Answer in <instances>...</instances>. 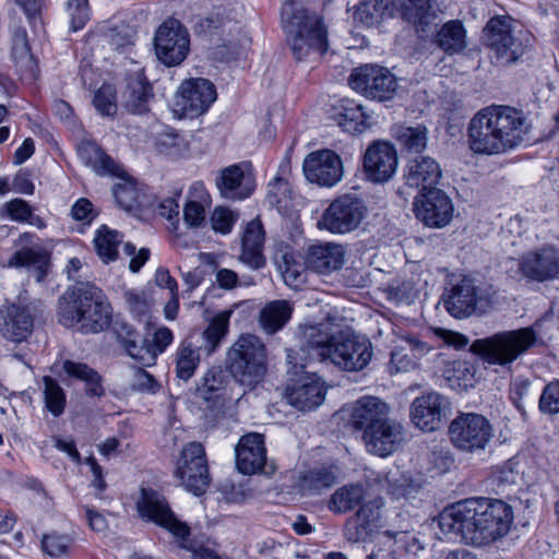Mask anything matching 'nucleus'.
Masks as SVG:
<instances>
[{
  "mask_svg": "<svg viewBox=\"0 0 559 559\" xmlns=\"http://www.w3.org/2000/svg\"><path fill=\"white\" fill-rule=\"evenodd\" d=\"M449 437L457 450L477 453L489 445L493 437V428L481 414L462 413L451 421Z\"/></svg>",
  "mask_w": 559,
  "mask_h": 559,
  "instance_id": "9",
  "label": "nucleus"
},
{
  "mask_svg": "<svg viewBox=\"0 0 559 559\" xmlns=\"http://www.w3.org/2000/svg\"><path fill=\"white\" fill-rule=\"evenodd\" d=\"M123 251L127 255L131 257L129 270L132 273L139 272L150 258V250L147 248H141L136 252L135 246L130 242L124 243Z\"/></svg>",
  "mask_w": 559,
  "mask_h": 559,
  "instance_id": "63",
  "label": "nucleus"
},
{
  "mask_svg": "<svg viewBox=\"0 0 559 559\" xmlns=\"http://www.w3.org/2000/svg\"><path fill=\"white\" fill-rule=\"evenodd\" d=\"M123 296L128 310L132 313V316L139 321L145 320L150 309L145 294L141 290L128 289L124 292Z\"/></svg>",
  "mask_w": 559,
  "mask_h": 559,
  "instance_id": "59",
  "label": "nucleus"
},
{
  "mask_svg": "<svg viewBox=\"0 0 559 559\" xmlns=\"http://www.w3.org/2000/svg\"><path fill=\"white\" fill-rule=\"evenodd\" d=\"M238 216L227 207L217 206L211 215V225L214 231L222 235L229 234Z\"/></svg>",
  "mask_w": 559,
  "mask_h": 559,
  "instance_id": "60",
  "label": "nucleus"
},
{
  "mask_svg": "<svg viewBox=\"0 0 559 559\" xmlns=\"http://www.w3.org/2000/svg\"><path fill=\"white\" fill-rule=\"evenodd\" d=\"M431 349V345L416 335L401 336L399 343L391 352L388 365L389 372L393 374L415 370L419 366L420 359L430 353Z\"/></svg>",
  "mask_w": 559,
  "mask_h": 559,
  "instance_id": "24",
  "label": "nucleus"
},
{
  "mask_svg": "<svg viewBox=\"0 0 559 559\" xmlns=\"http://www.w3.org/2000/svg\"><path fill=\"white\" fill-rule=\"evenodd\" d=\"M71 215L73 219L90 225L98 216V212L88 199L81 198L72 205Z\"/></svg>",
  "mask_w": 559,
  "mask_h": 559,
  "instance_id": "61",
  "label": "nucleus"
},
{
  "mask_svg": "<svg viewBox=\"0 0 559 559\" xmlns=\"http://www.w3.org/2000/svg\"><path fill=\"white\" fill-rule=\"evenodd\" d=\"M538 335L532 326L500 331L490 336L477 338L471 344V352L488 366L510 368L537 344Z\"/></svg>",
  "mask_w": 559,
  "mask_h": 559,
  "instance_id": "6",
  "label": "nucleus"
},
{
  "mask_svg": "<svg viewBox=\"0 0 559 559\" xmlns=\"http://www.w3.org/2000/svg\"><path fill=\"white\" fill-rule=\"evenodd\" d=\"M438 46L449 55L463 51L466 46V32L460 21H449L442 25L436 36Z\"/></svg>",
  "mask_w": 559,
  "mask_h": 559,
  "instance_id": "43",
  "label": "nucleus"
},
{
  "mask_svg": "<svg viewBox=\"0 0 559 559\" xmlns=\"http://www.w3.org/2000/svg\"><path fill=\"white\" fill-rule=\"evenodd\" d=\"M281 259L282 261H277V266L284 283L293 289H299L306 282L304 265L294 261L288 253L283 254Z\"/></svg>",
  "mask_w": 559,
  "mask_h": 559,
  "instance_id": "51",
  "label": "nucleus"
},
{
  "mask_svg": "<svg viewBox=\"0 0 559 559\" xmlns=\"http://www.w3.org/2000/svg\"><path fill=\"white\" fill-rule=\"evenodd\" d=\"M122 170L119 168V181L112 188V194L117 204L126 210L131 211L138 204L139 191L135 182L121 176Z\"/></svg>",
  "mask_w": 559,
  "mask_h": 559,
  "instance_id": "52",
  "label": "nucleus"
},
{
  "mask_svg": "<svg viewBox=\"0 0 559 559\" xmlns=\"http://www.w3.org/2000/svg\"><path fill=\"white\" fill-rule=\"evenodd\" d=\"M111 306L103 290L92 283H79L59 299V321L83 333H98L111 322Z\"/></svg>",
  "mask_w": 559,
  "mask_h": 559,
  "instance_id": "4",
  "label": "nucleus"
},
{
  "mask_svg": "<svg viewBox=\"0 0 559 559\" xmlns=\"http://www.w3.org/2000/svg\"><path fill=\"white\" fill-rule=\"evenodd\" d=\"M4 207L10 219L19 223H26L33 211L32 206L22 199H13L7 202Z\"/></svg>",
  "mask_w": 559,
  "mask_h": 559,
  "instance_id": "62",
  "label": "nucleus"
},
{
  "mask_svg": "<svg viewBox=\"0 0 559 559\" xmlns=\"http://www.w3.org/2000/svg\"><path fill=\"white\" fill-rule=\"evenodd\" d=\"M528 133L530 123L522 110L491 105L478 110L469 120L467 143L474 154L492 156L522 145L528 140Z\"/></svg>",
  "mask_w": 559,
  "mask_h": 559,
  "instance_id": "2",
  "label": "nucleus"
},
{
  "mask_svg": "<svg viewBox=\"0 0 559 559\" xmlns=\"http://www.w3.org/2000/svg\"><path fill=\"white\" fill-rule=\"evenodd\" d=\"M34 238L35 235L32 233H23L20 235L16 245L23 247L16 250L8 262L1 264V266L9 269L34 266L37 272V281L41 282L47 275L49 254L40 247H27V245L33 242Z\"/></svg>",
  "mask_w": 559,
  "mask_h": 559,
  "instance_id": "29",
  "label": "nucleus"
},
{
  "mask_svg": "<svg viewBox=\"0 0 559 559\" xmlns=\"http://www.w3.org/2000/svg\"><path fill=\"white\" fill-rule=\"evenodd\" d=\"M217 188L225 199L245 200L255 188L252 174L242 165H231L221 171Z\"/></svg>",
  "mask_w": 559,
  "mask_h": 559,
  "instance_id": "31",
  "label": "nucleus"
},
{
  "mask_svg": "<svg viewBox=\"0 0 559 559\" xmlns=\"http://www.w3.org/2000/svg\"><path fill=\"white\" fill-rule=\"evenodd\" d=\"M492 302L490 289L476 286L471 277L465 276L451 288L444 299V308L453 318L465 319L475 312H486Z\"/></svg>",
  "mask_w": 559,
  "mask_h": 559,
  "instance_id": "12",
  "label": "nucleus"
},
{
  "mask_svg": "<svg viewBox=\"0 0 559 559\" xmlns=\"http://www.w3.org/2000/svg\"><path fill=\"white\" fill-rule=\"evenodd\" d=\"M336 481V472L333 466H321L306 473L301 480V487L309 492H318L329 488Z\"/></svg>",
  "mask_w": 559,
  "mask_h": 559,
  "instance_id": "49",
  "label": "nucleus"
},
{
  "mask_svg": "<svg viewBox=\"0 0 559 559\" xmlns=\"http://www.w3.org/2000/svg\"><path fill=\"white\" fill-rule=\"evenodd\" d=\"M306 179L320 187L332 188L344 176V164L341 156L329 148L309 153L302 163Z\"/></svg>",
  "mask_w": 559,
  "mask_h": 559,
  "instance_id": "16",
  "label": "nucleus"
},
{
  "mask_svg": "<svg viewBox=\"0 0 559 559\" xmlns=\"http://www.w3.org/2000/svg\"><path fill=\"white\" fill-rule=\"evenodd\" d=\"M93 105L102 116H114L117 111L115 87L110 84H103L94 94Z\"/></svg>",
  "mask_w": 559,
  "mask_h": 559,
  "instance_id": "56",
  "label": "nucleus"
},
{
  "mask_svg": "<svg viewBox=\"0 0 559 559\" xmlns=\"http://www.w3.org/2000/svg\"><path fill=\"white\" fill-rule=\"evenodd\" d=\"M211 202V195L205 186L202 182L192 183L183 206L185 223L192 228L200 227L205 222Z\"/></svg>",
  "mask_w": 559,
  "mask_h": 559,
  "instance_id": "35",
  "label": "nucleus"
},
{
  "mask_svg": "<svg viewBox=\"0 0 559 559\" xmlns=\"http://www.w3.org/2000/svg\"><path fill=\"white\" fill-rule=\"evenodd\" d=\"M326 388L316 373H306L286 389L289 404L300 411H310L320 406L325 399Z\"/></svg>",
  "mask_w": 559,
  "mask_h": 559,
  "instance_id": "26",
  "label": "nucleus"
},
{
  "mask_svg": "<svg viewBox=\"0 0 559 559\" xmlns=\"http://www.w3.org/2000/svg\"><path fill=\"white\" fill-rule=\"evenodd\" d=\"M136 508L141 518L167 530L180 540L182 547L188 548L186 543L190 530L186 523L175 516L164 496L153 489L142 488Z\"/></svg>",
  "mask_w": 559,
  "mask_h": 559,
  "instance_id": "14",
  "label": "nucleus"
},
{
  "mask_svg": "<svg viewBox=\"0 0 559 559\" xmlns=\"http://www.w3.org/2000/svg\"><path fill=\"white\" fill-rule=\"evenodd\" d=\"M265 241V231L259 218L247 223L241 234L240 260L253 270L265 265V258L262 253Z\"/></svg>",
  "mask_w": 559,
  "mask_h": 559,
  "instance_id": "33",
  "label": "nucleus"
},
{
  "mask_svg": "<svg viewBox=\"0 0 559 559\" xmlns=\"http://www.w3.org/2000/svg\"><path fill=\"white\" fill-rule=\"evenodd\" d=\"M308 347L321 360H330L344 371H360L373 356L371 342L362 336L333 332L331 323H320L305 330Z\"/></svg>",
  "mask_w": 559,
  "mask_h": 559,
  "instance_id": "3",
  "label": "nucleus"
},
{
  "mask_svg": "<svg viewBox=\"0 0 559 559\" xmlns=\"http://www.w3.org/2000/svg\"><path fill=\"white\" fill-rule=\"evenodd\" d=\"M348 84L353 91L369 99H392L399 88L397 78L385 67L367 63L353 69Z\"/></svg>",
  "mask_w": 559,
  "mask_h": 559,
  "instance_id": "10",
  "label": "nucleus"
},
{
  "mask_svg": "<svg viewBox=\"0 0 559 559\" xmlns=\"http://www.w3.org/2000/svg\"><path fill=\"white\" fill-rule=\"evenodd\" d=\"M368 207L365 201L353 193L334 199L318 221V228L334 235H345L356 230L366 218Z\"/></svg>",
  "mask_w": 559,
  "mask_h": 559,
  "instance_id": "8",
  "label": "nucleus"
},
{
  "mask_svg": "<svg viewBox=\"0 0 559 559\" xmlns=\"http://www.w3.org/2000/svg\"><path fill=\"white\" fill-rule=\"evenodd\" d=\"M66 10L73 32L82 29L91 17L88 0H67Z\"/></svg>",
  "mask_w": 559,
  "mask_h": 559,
  "instance_id": "57",
  "label": "nucleus"
},
{
  "mask_svg": "<svg viewBox=\"0 0 559 559\" xmlns=\"http://www.w3.org/2000/svg\"><path fill=\"white\" fill-rule=\"evenodd\" d=\"M236 467L243 475L260 473L266 463L264 436L250 432L242 436L235 448Z\"/></svg>",
  "mask_w": 559,
  "mask_h": 559,
  "instance_id": "25",
  "label": "nucleus"
},
{
  "mask_svg": "<svg viewBox=\"0 0 559 559\" xmlns=\"http://www.w3.org/2000/svg\"><path fill=\"white\" fill-rule=\"evenodd\" d=\"M123 242V235L107 225L99 226L93 239L94 248L104 263L116 261L118 248Z\"/></svg>",
  "mask_w": 559,
  "mask_h": 559,
  "instance_id": "42",
  "label": "nucleus"
},
{
  "mask_svg": "<svg viewBox=\"0 0 559 559\" xmlns=\"http://www.w3.org/2000/svg\"><path fill=\"white\" fill-rule=\"evenodd\" d=\"M281 15L287 43L298 61L311 55L322 56L326 52L328 33L318 14L304 9L294 10L293 3H286Z\"/></svg>",
  "mask_w": 559,
  "mask_h": 559,
  "instance_id": "5",
  "label": "nucleus"
},
{
  "mask_svg": "<svg viewBox=\"0 0 559 559\" xmlns=\"http://www.w3.org/2000/svg\"><path fill=\"white\" fill-rule=\"evenodd\" d=\"M386 483L388 495L395 500L415 498L423 488L420 483L399 472H390L386 475Z\"/></svg>",
  "mask_w": 559,
  "mask_h": 559,
  "instance_id": "47",
  "label": "nucleus"
},
{
  "mask_svg": "<svg viewBox=\"0 0 559 559\" xmlns=\"http://www.w3.org/2000/svg\"><path fill=\"white\" fill-rule=\"evenodd\" d=\"M390 406L379 397L366 395L345 405L341 412L354 430L365 433L390 415Z\"/></svg>",
  "mask_w": 559,
  "mask_h": 559,
  "instance_id": "21",
  "label": "nucleus"
},
{
  "mask_svg": "<svg viewBox=\"0 0 559 559\" xmlns=\"http://www.w3.org/2000/svg\"><path fill=\"white\" fill-rule=\"evenodd\" d=\"M519 271L531 282L546 283L559 280V249L546 246L526 253L519 262Z\"/></svg>",
  "mask_w": 559,
  "mask_h": 559,
  "instance_id": "20",
  "label": "nucleus"
},
{
  "mask_svg": "<svg viewBox=\"0 0 559 559\" xmlns=\"http://www.w3.org/2000/svg\"><path fill=\"white\" fill-rule=\"evenodd\" d=\"M62 370L68 378L84 382L87 395L102 396L105 393V389L102 384V377L88 365L81 361L66 359L62 362Z\"/></svg>",
  "mask_w": 559,
  "mask_h": 559,
  "instance_id": "39",
  "label": "nucleus"
},
{
  "mask_svg": "<svg viewBox=\"0 0 559 559\" xmlns=\"http://www.w3.org/2000/svg\"><path fill=\"white\" fill-rule=\"evenodd\" d=\"M396 5L393 0H366L354 12L355 21L365 26H376L394 16Z\"/></svg>",
  "mask_w": 559,
  "mask_h": 559,
  "instance_id": "37",
  "label": "nucleus"
},
{
  "mask_svg": "<svg viewBox=\"0 0 559 559\" xmlns=\"http://www.w3.org/2000/svg\"><path fill=\"white\" fill-rule=\"evenodd\" d=\"M152 96V87L142 70L129 78L123 93V103L128 111L136 115L146 112Z\"/></svg>",
  "mask_w": 559,
  "mask_h": 559,
  "instance_id": "36",
  "label": "nucleus"
},
{
  "mask_svg": "<svg viewBox=\"0 0 559 559\" xmlns=\"http://www.w3.org/2000/svg\"><path fill=\"white\" fill-rule=\"evenodd\" d=\"M216 99L214 84L207 79H189L181 83L175 106L182 115L194 117L205 112Z\"/></svg>",
  "mask_w": 559,
  "mask_h": 559,
  "instance_id": "18",
  "label": "nucleus"
},
{
  "mask_svg": "<svg viewBox=\"0 0 559 559\" xmlns=\"http://www.w3.org/2000/svg\"><path fill=\"white\" fill-rule=\"evenodd\" d=\"M200 348L185 340L178 345L175 353V371L180 380L191 379L200 364Z\"/></svg>",
  "mask_w": 559,
  "mask_h": 559,
  "instance_id": "44",
  "label": "nucleus"
},
{
  "mask_svg": "<svg viewBox=\"0 0 559 559\" xmlns=\"http://www.w3.org/2000/svg\"><path fill=\"white\" fill-rule=\"evenodd\" d=\"M450 409L449 401L437 392H428L416 397L411 405L412 423L423 431L440 428Z\"/></svg>",
  "mask_w": 559,
  "mask_h": 559,
  "instance_id": "22",
  "label": "nucleus"
},
{
  "mask_svg": "<svg viewBox=\"0 0 559 559\" xmlns=\"http://www.w3.org/2000/svg\"><path fill=\"white\" fill-rule=\"evenodd\" d=\"M331 118L348 133L364 132L370 119L364 106L349 98L340 99L332 106Z\"/></svg>",
  "mask_w": 559,
  "mask_h": 559,
  "instance_id": "34",
  "label": "nucleus"
},
{
  "mask_svg": "<svg viewBox=\"0 0 559 559\" xmlns=\"http://www.w3.org/2000/svg\"><path fill=\"white\" fill-rule=\"evenodd\" d=\"M538 408L543 414H559V379L552 380L542 391Z\"/></svg>",
  "mask_w": 559,
  "mask_h": 559,
  "instance_id": "58",
  "label": "nucleus"
},
{
  "mask_svg": "<svg viewBox=\"0 0 559 559\" xmlns=\"http://www.w3.org/2000/svg\"><path fill=\"white\" fill-rule=\"evenodd\" d=\"M383 501L374 499L362 504L345 527V537L352 543L364 540L381 525Z\"/></svg>",
  "mask_w": 559,
  "mask_h": 559,
  "instance_id": "32",
  "label": "nucleus"
},
{
  "mask_svg": "<svg viewBox=\"0 0 559 559\" xmlns=\"http://www.w3.org/2000/svg\"><path fill=\"white\" fill-rule=\"evenodd\" d=\"M416 217L426 226L442 228L453 218L454 206L450 197L441 189L420 192L414 201Z\"/></svg>",
  "mask_w": 559,
  "mask_h": 559,
  "instance_id": "17",
  "label": "nucleus"
},
{
  "mask_svg": "<svg viewBox=\"0 0 559 559\" xmlns=\"http://www.w3.org/2000/svg\"><path fill=\"white\" fill-rule=\"evenodd\" d=\"M154 46L156 57L162 63L167 67L177 66L189 52L188 31L179 21L167 20L157 28Z\"/></svg>",
  "mask_w": 559,
  "mask_h": 559,
  "instance_id": "15",
  "label": "nucleus"
},
{
  "mask_svg": "<svg viewBox=\"0 0 559 559\" xmlns=\"http://www.w3.org/2000/svg\"><path fill=\"white\" fill-rule=\"evenodd\" d=\"M399 157L395 147L386 141H374L362 157V170L368 181L383 183L396 173Z\"/></svg>",
  "mask_w": 559,
  "mask_h": 559,
  "instance_id": "19",
  "label": "nucleus"
},
{
  "mask_svg": "<svg viewBox=\"0 0 559 559\" xmlns=\"http://www.w3.org/2000/svg\"><path fill=\"white\" fill-rule=\"evenodd\" d=\"M230 316V310L217 313L203 332V338L211 346V349H215L227 334Z\"/></svg>",
  "mask_w": 559,
  "mask_h": 559,
  "instance_id": "55",
  "label": "nucleus"
},
{
  "mask_svg": "<svg viewBox=\"0 0 559 559\" xmlns=\"http://www.w3.org/2000/svg\"><path fill=\"white\" fill-rule=\"evenodd\" d=\"M293 307L287 300H274L266 304L260 312V324L267 334L281 330L290 319Z\"/></svg>",
  "mask_w": 559,
  "mask_h": 559,
  "instance_id": "41",
  "label": "nucleus"
},
{
  "mask_svg": "<svg viewBox=\"0 0 559 559\" xmlns=\"http://www.w3.org/2000/svg\"><path fill=\"white\" fill-rule=\"evenodd\" d=\"M397 141L408 151L420 152L427 145V129L424 126H401L395 132Z\"/></svg>",
  "mask_w": 559,
  "mask_h": 559,
  "instance_id": "53",
  "label": "nucleus"
},
{
  "mask_svg": "<svg viewBox=\"0 0 559 559\" xmlns=\"http://www.w3.org/2000/svg\"><path fill=\"white\" fill-rule=\"evenodd\" d=\"M226 364L240 385L253 390L267 371L266 346L253 334L240 335L228 349Z\"/></svg>",
  "mask_w": 559,
  "mask_h": 559,
  "instance_id": "7",
  "label": "nucleus"
},
{
  "mask_svg": "<svg viewBox=\"0 0 559 559\" xmlns=\"http://www.w3.org/2000/svg\"><path fill=\"white\" fill-rule=\"evenodd\" d=\"M136 336L129 332V337L123 342L126 352L142 366L148 367L154 365L157 356L152 349L150 341L143 340L141 343H138Z\"/></svg>",
  "mask_w": 559,
  "mask_h": 559,
  "instance_id": "54",
  "label": "nucleus"
},
{
  "mask_svg": "<svg viewBox=\"0 0 559 559\" xmlns=\"http://www.w3.org/2000/svg\"><path fill=\"white\" fill-rule=\"evenodd\" d=\"M483 39L502 63L516 61L525 51L522 39L514 36L512 17L509 15L491 17L484 27Z\"/></svg>",
  "mask_w": 559,
  "mask_h": 559,
  "instance_id": "13",
  "label": "nucleus"
},
{
  "mask_svg": "<svg viewBox=\"0 0 559 559\" xmlns=\"http://www.w3.org/2000/svg\"><path fill=\"white\" fill-rule=\"evenodd\" d=\"M33 317L27 307L5 304L0 308V334L8 341L21 343L33 331Z\"/></svg>",
  "mask_w": 559,
  "mask_h": 559,
  "instance_id": "27",
  "label": "nucleus"
},
{
  "mask_svg": "<svg viewBox=\"0 0 559 559\" xmlns=\"http://www.w3.org/2000/svg\"><path fill=\"white\" fill-rule=\"evenodd\" d=\"M78 155L96 174L119 176V166L96 143H81L78 147Z\"/></svg>",
  "mask_w": 559,
  "mask_h": 559,
  "instance_id": "38",
  "label": "nucleus"
},
{
  "mask_svg": "<svg viewBox=\"0 0 559 559\" xmlns=\"http://www.w3.org/2000/svg\"><path fill=\"white\" fill-rule=\"evenodd\" d=\"M175 476L187 491L195 496L206 491L211 477L205 450L200 442H190L182 448Z\"/></svg>",
  "mask_w": 559,
  "mask_h": 559,
  "instance_id": "11",
  "label": "nucleus"
},
{
  "mask_svg": "<svg viewBox=\"0 0 559 559\" xmlns=\"http://www.w3.org/2000/svg\"><path fill=\"white\" fill-rule=\"evenodd\" d=\"M404 178L407 186L425 192L438 189L437 185L442 178V169L435 158L419 155L408 160Z\"/></svg>",
  "mask_w": 559,
  "mask_h": 559,
  "instance_id": "30",
  "label": "nucleus"
},
{
  "mask_svg": "<svg viewBox=\"0 0 559 559\" xmlns=\"http://www.w3.org/2000/svg\"><path fill=\"white\" fill-rule=\"evenodd\" d=\"M12 58L23 74L35 76L37 66L31 53L27 33L24 28H16L12 35Z\"/></svg>",
  "mask_w": 559,
  "mask_h": 559,
  "instance_id": "45",
  "label": "nucleus"
},
{
  "mask_svg": "<svg viewBox=\"0 0 559 559\" xmlns=\"http://www.w3.org/2000/svg\"><path fill=\"white\" fill-rule=\"evenodd\" d=\"M400 7L403 19L423 32L437 17L432 0H401Z\"/></svg>",
  "mask_w": 559,
  "mask_h": 559,
  "instance_id": "40",
  "label": "nucleus"
},
{
  "mask_svg": "<svg viewBox=\"0 0 559 559\" xmlns=\"http://www.w3.org/2000/svg\"><path fill=\"white\" fill-rule=\"evenodd\" d=\"M346 261V249L335 242L316 243L308 248L306 267L321 275L341 270Z\"/></svg>",
  "mask_w": 559,
  "mask_h": 559,
  "instance_id": "28",
  "label": "nucleus"
},
{
  "mask_svg": "<svg viewBox=\"0 0 559 559\" xmlns=\"http://www.w3.org/2000/svg\"><path fill=\"white\" fill-rule=\"evenodd\" d=\"M174 342V334L167 326H159L153 334L152 341L150 342L152 349L158 357L163 354L167 347Z\"/></svg>",
  "mask_w": 559,
  "mask_h": 559,
  "instance_id": "64",
  "label": "nucleus"
},
{
  "mask_svg": "<svg viewBox=\"0 0 559 559\" xmlns=\"http://www.w3.org/2000/svg\"><path fill=\"white\" fill-rule=\"evenodd\" d=\"M74 538L69 534L51 532L44 534L40 540L41 550L51 558L68 556Z\"/></svg>",
  "mask_w": 559,
  "mask_h": 559,
  "instance_id": "50",
  "label": "nucleus"
},
{
  "mask_svg": "<svg viewBox=\"0 0 559 559\" xmlns=\"http://www.w3.org/2000/svg\"><path fill=\"white\" fill-rule=\"evenodd\" d=\"M513 508L499 499L471 498L459 501L440 514L444 534L460 537L462 544L483 548L503 538L511 530Z\"/></svg>",
  "mask_w": 559,
  "mask_h": 559,
  "instance_id": "1",
  "label": "nucleus"
},
{
  "mask_svg": "<svg viewBox=\"0 0 559 559\" xmlns=\"http://www.w3.org/2000/svg\"><path fill=\"white\" fill-rule=\"evenodd\" d=\"M362 485H346L340 487L330 498L328 508L333 513H346L354 510L365 499Z\"/></svg>",
  "mask_w": 559,
  "mask_h": 559,
  "instance_id": "46",
  "label": "nucleus"
},
{
  "mask_svg": "<svg viewBox=\"0 0 559 559\" xmlns=\"http://www.w3.org/2000/svg\"><path fill=\"white\" fill-rule=\"evenodd\" d=\"M43 386L45 407L53 417H60L67 405L64 390L49 376L43 377Z\"/></svg>",
  "mask_w": 559,
  "mask_h": 559,
  "instance_id": "48",
  "label": "nucleus"
},
{
  "mask_svg": "<svg viewBox=\"0 0 559 559\" xmlns=\"http://www.w3.org/2000/svg\"><path fill=\"white\" fill-rule=\"evenodd\" d=\"M368 452L385 457L397 450L404 440L403 426L389 417L362 433Z\"/></svg>",
  "mask_w": 559,
  "mask_h": 559,
  "instance_id": "23",
  "label": "nucleus"
}]
</instances>
